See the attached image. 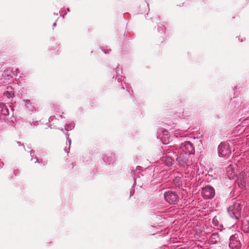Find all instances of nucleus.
Segmentation results:
<instances>
[{"label": "nucleus", "mask_w": 249, "mask_h": 249, "mask_svg": "<svg viewBox=\"0 0 249 249\" xmlns=\"http://www.w3.org/2000/svg\"><path fill=\"white\" fill-rule=\"evenodd\" d=\"M241 207L240 204L235 203L229 207L228 213L232 218L238 219L240 215Z\"/></svg>", "instance_id": "1"}, {"label": "nucleus", "mask_w": 249, "mask_h": 249, "mask_svg": "<svg viewBox=\"0 0 249 249\" xmlns=\"http://www.w3.org/2000/svg\"><path fill=\"white\" fill-rule=\"evenodd\" d=\"M218 153L220 157L229 156L231 154V149L228 142L221 143L218 146Z\"/></svg>", "instance_id": "2"}, {"label": "nucleus", "mask_w": 249, "mask_h": 249, "mask_svg": "<svg viewBox=\"0 0 249 249\" xmlns=\"http://www.w3.org/2000/svg\"><path fill=\"white\" fill-rule=\"evenodd\" d=\"M201 194L205 198L209 199L214 196L215 192L212 187L207 186L202 189Z\"/></svg>", "instance_id": "3"}, {"label": "nucleus", "mask_w": 249, "mask_h": 249, "mask_svg": "<svg viewBox=\"0 0 249 249\" xmlns=\"http://www.w3.org/2000/svg\"><path fill=\"white\" fill-rule=\"evenodd\" d=\"M164 198L165 200L171 204H175L178 200L177 195L172 192H166L164 194Z\"/></svg>", "instance_id": "4"}, {"label": "nucleus", "mask_w": 249, "mask_h": 249, "mask_svg": "<svg viewBox=\"0 0 249 249\" xmlns=\"http://www.w3.org/2000/svg\"><path fill=\"white\" fill-rule=\"evenodd\" d=\"M181 150L184 152V155L189 156L193 152L194 149L192 144L189 142L181 144Z\"/></svg>", "instance_id": "5"}, {"label": "nucleus", "mask_w": 249, "mask_h": 249, "mask_svg": "<svg viewBox=\"0 0 249 249\" xmlns=\"http://www.w3.org/2000/svg\"><path fill=\"white\" fill-rule=\"evenodd\" d=\"M188 156H186V155H185L184 154H182V155L180 154L177 158V160L180 164H181L183 166H185V165H186L187 164Z\"/></svg>", "instance_id": "6"}, {"label": "nucleus", "mask_w": 249, "mask_h": 249, "mask_svg": "<svg viewBox=\"0 0 249 249\" xmlns=\"http://www.w3.org/2000/svg\"><path fill=\"white\" fill-rule=\"evenodd\" d=\"M9 114L8 109L3 103H0V117L1 115H7Z\"/></svg>", "instance_id": "7"}, {"label": "nucleus", "mask_w": 249, "mask_h": 249, "mask_svg": "<svg viewBox=\"0 0 249 249\" xmlns=\"http://www.w3.org/2000/svg\"><path fill=\"white\" fill-rule=\"evenodd\" d=\"M163 160L166 163V164L169 166L172 164V159L169 157H165Z\"/></svg>", "instance_id": "8"}, {"label": "nucleus", "mask_w": 249, "mask_h": 249, "mask_svg": "<svg viewBox=\"0 0 249 249\" xmlns=\"http://www.w3.org/2000/svg\"><path fill=\"white\" fill-rule=\"evenodd\" d=\"M4 94L8 98H12L14 96V93L12 92L6 91Z\"/></svg>", "instance_id": "9"}, {"label": "nucleus", "mask_w": 249, "mask_h": 249, "mask_svg": "<svg viewBox=\"0 0 249 249\" xmlns=\"http://www.w3.org/2000/svg\"><path fill=\"white\" fill-rule=\"evenodd\" d=\"M229 246H230V247H231V243H229Z\"/></svg>", "instance_id": "10"}]
</instances>
